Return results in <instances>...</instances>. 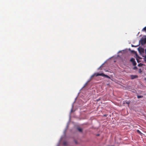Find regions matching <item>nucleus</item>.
<instances>
[{
	"label": "nucleus",
	"mask_w": 146,
	"mask_h": 146,
	"mask_svg": "<svg viewBox=\"0 0 146 146\" xmlns=\"http://www.w3.org/2000/svg\"><path fill=\"white\" fill-rule=\"evenodd\" d=\"M105 76L109 78H110L109 76H108L107 75L103 73H96L94 74L91 76V77H90V79H92V78L95 76Z\"/></svg>",
	"instance_id": "obj_1"
},
{
	"label": "nucleus",
	"mask_w": 146,
	"mask_h": 146,
	"mask_svg": "<svg viewBox=\"0 0 146 146\" xmlns=\"http://www.w3.org/2000/svg\"><path fill=\"white\" fill-rule=\"evenodd\" d=\"M146 43V38H144L141 40V43L144 44Z\"/></svg>",
	"instance_id": "obj_2"
},
{
	"label": "nucleus",
	"mask_w": 146,
	"mask_h": 146,
	"mask_svg": "<svg viewBox=\"0 0 146 146\" xmlns=\"http://www.w3.org/2000/svg\"><path fill=\"white\" fill-rule=\"evenodd\" d=\"M130 77L131 79H133L138 78V77L137 75H132L130 76Z\"/></svg>",
	"instance_id": "obj_3"
},
{
	"label": "nucleus",
	"mask_w": 146,
	"mask_h": 146,
	"mask_svg": "<svg viewBox=\"0 0 146 146\" xmlns=\"http://www.w3.org/2000/svg\"><path fill=\"white\" fill-rule=\"evenodd\" d=\"M130 61L132 63L134 62V63H136V62L135 60V59L133 58H131L130 60Z\"/></svg>",
	"instance_id": "obj_4"
},
{
	"label": "nucleus",
	"mask_w": 146,
	"mask_h": 146,
	"mask_svg": "<svg viewBox=\"0 0 146 146\" xmlns=\"http://www.w3.org/2000/svg\"><path fill=\"white\" fill-rule=\"evenodd\" d=\"M78 130L80 132H82V129L81 128H78Z\"/></svg>",
	"instance_id": "obj_5"
},
{
	"label": "nucleus",
	"mask_w": 146,
	"mask_h": 146,
	"mask_svg": "<svg viewBox=\"0 0 146 146\" xmlns=\"http://www.w3.org/2000/svg\"><path fill=\"white\" fill-rule=\"evenodd\" d=\"M137 98L139 99L141 98H142L143 97V96H137Z\"/></svg>",
	"instance_id": "obj_6"
},
{
	"label": "nucleus",
	"mask_w": 146,
	"mask_h": 146,
	"mask_svg": "<svg viewBox=\"0 0 146 146\" xmlns=\"http://www.w3.org/2000/svg\"><path fill=\"white\" fill-rule=\"evenodd\" d=\"M142 30L146 32V27L144 28Z\"/></svg>",
	"instance_id": "obj_7"
},
{
	"label": "nucleus",
	"mask_w": 146,
	"mask_h": 146,
	"mask_svg": "<svg viewBox=\"0 0 146 146\" xmlns=\"http://www.w3.org/2000/svg\"><path fill=\"white\" fill-rule=\"evenodd\" d=\"M63 145H67V143L66 142H64L63 143Z\"/></svg>",
	"instance_id": "obj_8"
},
{
	"label": "nucleus",
	"mask_w": 146,
	"mask_h": 146,
	"mask_svg": "<svg viewBox=\"0 0 146 146\" xmlns=\"http://www.w3.org/2000/svg\"><path fill=\"white\" fill-rule=\"evenodd\" d=\"M137 131L139 133H141V132H140V131L139 130H137Z\"/></svg>",
	"instance_id": "obj_9"
},
{
	"label": "nucleus",
	"mask_w": 146,
	"mask_h": 146,
	"mask_svg": "<svg viewBox=\"0 0 146 146\" xmlns=\"http://www.w3.org/2000/svg\"><path fill=\"white\" fill-rule=\"evenodd\" d=\"M133 65H135L136 64V63H134V62H133Z\"/></svg>",
	"instance_id": "obj_10"
},
{
	"label": "nucleus",
	"mask_w": 146,
	"mask_h": 146,
	"mask_svg": "<svg viewBox=\"0 0 146 146\" xmlns=\"http://www.w3.org/2000/svg\"><path fill=\"white\" fill-rule=\"evenodd\" d=\"M75 142L76 144H77V142L76 141H75Z\"/></svg>",
	"instance_id": "obj_11"
},
{
	"label": "nucleus",
	"mask_w": 146,
	"mask_h": 146,
	"mask_svg": "<svg viewBox=\"0 0 146 146\" xmlns=\"http://www.w3.org/2000/svg\"><path fill=\"white\" fill-rule=\"evenodd\" d=\"M145 54H146V49H145Z\"/></svg>",
	"instance_id": "obj_12"
},
{
	"label": "nucleus",
	"mask_w": 146,
	"mask_h": 146,
	"mask_svg": "<svg viewBox=\"0 0 146 146\" xmlns=\"http://www.w3.org/2000/svg\"><path fill=\"white\" fill-rule=\"evenodd\" d=\"M101 66H100L99 68L98 69H100V68L101 67Z\"/></svg>",
	"instance_id": "obj_13"
},
{
	"label": "nucleus",
	"mask_w": 146,
	"mask_h": 146,
	"mask_svg": "<svg viewBox=\"0 0 146 146\" xmlns=\"http://www.w3.org/2000/svg\"><path fill=\"white\" fill-rule=\"evenodd\" d=\"M141 50H142V51H143V49H141Z\"/></svg>",
	"instance_id": "obj_14"
},
{
	"label": "nucleus",
	"mask_w": 146,
	"mask_h": 146,
	"mask_svg": "<svg viewBox=\"0 0 146 146\" xmlns=\"http://www.w3.org/2000/svg\"><path fill=\"white\" fill-rule=\"evenodd\" d=\"M97 135L98 136H99V134H98V135Z\"/></svg>",
	"instance_id": "obj_15"
},
{
	"label": "nucleus",
	"mask_w": 146,
	"mask_h": 146,
	"mask_svg": "<svg viewBox=\"0 0 146 146\" xmlns=\"http://www.w3.org/2000/svg\"><path fill=\"white\" fill-rule=\"evenodd\" d=\"M145 80H146V78H145Z\"/></svg>",
	"instance_id": "obj_16"
}]
</instances>
